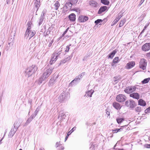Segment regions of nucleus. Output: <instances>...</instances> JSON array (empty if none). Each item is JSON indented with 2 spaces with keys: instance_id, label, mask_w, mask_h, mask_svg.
Wrapping results in <instances>:
<instances>
[{
  "instance_id": "f257e3e1",
  "label": "nucleus",
  "mask_w": 150,
  "mask_h": 150,
  "mask_svg": "<svg viewBox=\"0 0 150 150\" xmlns=\"http://www.w3.org/2000/svg\"><path fill=\"white\" fill-rule=\"evenodd\" d=\"M32 24L31 22H29L28 23V27L26 31L25 35L28 37L30 39L35 34L36 32L35 31H31L30 30V25Z\"/></svg>"
},
{
  "instance_id": "f03ea898",
  "label": "nucleus",
  "mask_w": 150,
  "mask_h": 150,
  "mask_svg": "<svg viewBox=\"0 0 150 150\" xmlns=\"http://www.w3.org/2000/svg\"><path fill=\"white\" fill-rule=\"evenodd\" d=\"M147 64L146 60L142 58L141 59L140 61L139 67L140 68L142 69L143 70H145L146 69Z\"/></svg>"
},
{
  "instance_id": "7ed1b4c3",
  "label": "nucleus",
  "mask_w": 150,
  "mask_h": 150,
  "mask_svg": "<svg viewBox=\"0 0 150 150\" xmlns=\"http://www.w3.org/2000/svg\"><path fill=\"white\" fill-rule=\"evenodd\" d=\"M137 89L135 86H129L124 90L125 92L128 94L131 93L135 91Z\"/></svg>"
},
{
  "instance_id": "20e7f679",
  "label": "nucleus",
  "mask_w": 150,
  "mask_h": 150,
  "mask_svg": "<svg viewBox=\"0 0 150 150\" xmlns=\"http://www.w3.org/2000/svg\"><path fill=\"white\" fill-rule=\"evenodd\" d=\"M58 53L56 51L55 52L52 54V58L51 59L50 64L51 65L54 63L57 60V57L59 55Z\"/></svg>"
},
{
  "instance_id": "39448f33",
  "label": "nucleus",
  "mask_w": 150,
  "mask_h": 150,
  "mask_svg": "<svg viewBox=\"0 0 150 150\" xmlns=\"http://www.w3.org/2000/svg\"><path fill=\"white\" fill-rule=\"evenodd\" d=\"M126 98V97L123 94H120L117 96L116 100L119 102H122L125 101Z\"/></svg>"
},
{
  "instance_id": "423d86ee",
  "label": "nucleus",
  "mask_w": 150,
  "mask_h": 150,
  "mask_svg": "<svg viewBox=\"0 0 150 150\" xmlns=\"http://www.w3.org/2000/svg\"><path fill=\"white\" fill-rule=\"evenodd\" d=\"M52 72V69H49L46 71L42 75V79L44 80L45 79L47 78Z\"/></svg>"
},
{
  "instance_id": "0eeeda50",
  "label": "nucleus",
  "mask_w": 150,
  "mask_h": 150,
  "mask_svg": "<svg viewBox=\"0 0 150 150\" xmlns=\"http://www.w3.org/2000/svg\"><path fill=\"white\" fill-rule=\"evenodd\" d=\"M150 50V43H146L142 47V50L144 52H147Z\"/></svg>"
},
{
  "instance_id": "6e6552de",
  "label": "nucleus",
  "mask_w": 150,
  "mask_h": 150,
  "mask_svg": "<svg viewBox=\"0 0 150 150\" xmlns=\"http://www.w3.org/2000/svg\"><path fill=\"white\" fill-rule=\"evenodd\" d=\"M88 17L83 16H80L78 18V21L81 23L84 22L88 21Z\"/></svg>"
},
{
  "instance_id": "1a4fd4ad",
  "label": "nucleus",
  "mask_w": 150,
  "mask_h": 150,
  "mask_svg": "<svg viewBox=\"0 0 150 150\" xmlns=\"http://www.w3.org/2000/svg\"><path fill=\"white\" fill-rule=\"evenodd\" d=\"M135 64V63L134 61H131L127 64L125 68L127 69H129L134 67Z\"/></svg>"
},
{
  "instance_id": "9d476101",
  "label": "nucleus",
  "mask_w": 150,
  "mask_h": 150,
  "mask_svg": "<svg viewBox=\"0 0 150 150\" xmlns=\"http://www.w3.org/2000/svg\"><path fill=\"white\" fill-rule=\"evenodd\" d=\"M108 7L106 6H104L100 7L99 9L98 13L99 14H101L102 13L106 11H108Z\"/></svg>"
},
{
  "instance_id": "9b49d317",
  "label": "nucleus",
  "mask_w": 150,
  "mask_h": 150,
  "mask_svg": "<svg viewBox=\"0 0 150 150\" xmlns=\"http://www.w3.org/2000/svg\"><path fill=\"white\" fill-rule=\"evenodd\" d=\"M129 96L130 97H132L137 100L139 99L140 98L139 94L137 93H133L130 94Z\"/></svg>"
},
{
  "instance_id": "f8f14e48",
  "label": "nucleus",
  "mask_w": 150,
  "mask_h": 150,
  "mask_svg": "<svg viewBox=\"0 0 150 150\" xmlns=\"http://www.w3.org/2000/svg\"><path fill=\"white\" fill-rule=\"evenodd\" d=\"M69 18L71 21L74 22L76 20V16L74 13H72L69 15Z\"/></svg>"
},
{
  "instance_id": "ddd939ff",
  "label": "nucleus",
  "mask_w": 150,
  "mask_h": 150,
  "mask_svg": "<svg viewBox=\"0 0 150 150\" xmlns=\"http://www.w3.org/2000/svg\"><path fill=\"white\" fill-rule=\"evenodd\" d=\"M112 105L117 110H120L121 108L120 105L116 102H114L113 103Z\"/></svg>"
},
{
  "instance_id": "4468645a",
  "label": "nucleus",
  "mask_w": 150,
  "mask_h": 150,
  "mask_svg": "<svg viewBox=\"0 0 150 150\" xmlns=\"http://www.w3.org/2000/svg\"><path fill=\"white\" fill-rule=\"evenodd\" d=\"M94 92V91L93 90H91L87 92L85 95V96L86 97H91Z\"/></svg>"
},
{
  "instance_id": "2eb2a0df",
  "label": "nucleus",
  "mask_w": 150,
  "mask_h": 150,
  "mask_svg": "<svg viewBox=\"0 0 150 150\" xmlns=\"http://www.w3.org/2000/svg\"><path fill=\"white\" fill-rule=\"evenodd\" d=\"M138 104L142 106H144L146 105V102L142 99H140L138 100Z\"/></svg>"
},
{
  "instance_id": "dca6fc26",
  "label": "nucleus",
  "mask_w": 150,
  "mask_h": 150,
  "mask_svg": "<svg viewBox=\"0 0 150 150\" xmlns=\"http://www.w3.org/2000/svg\"><path fill=\"white\" fill-rule=\"evenodd\" d=\"M34 3L35 7L37 9V11L38 10L39 7L40 5V0H35Z\"/></svg>"
},
{
  "instance_id": "f3484780",
  "label": "nucleus",
  "mask_w": 150,
  "mask_h": 150,
  "mask_svg": "<svg viewBox=\"0 0 150 150\" xmlns=\"http://www.w3.org/2000/svg\"><path fill=\"white\" fill-rule=\"evenodd\" d=\"M117 51L116 50H113L111 53L108 56V58L112 59L115 54L117 53Z\"/></svg>"
},
{
  "instance_id": "a211bd4d",
  "label": "nucleus",
  "mask_w": 150,
  "mask_h": 150,
  "mask_svg": "<svg viewBox=\"0 0 150 150\" xmlns=\"http://www.w3.org/2000/svg\"><path fill=\"white\" fill-rule=\"evenodd\" d=\"M60 6V4L59 2L58 1H56L54 4V9L56 11L57 10Z\"/></svg>"
},
{
  "instance_id": "6ab92c4d",
  "label": "nucleus",
  "mask_w": 150,
  "mask_h": 150,
  "mask_svg": "<svg viewBox=\"0 0 150 150\" xmlns=\"http://www.w3.org/2000/svg\"><path fill=\"white\" fill-rule=\"evenodd\" d=\"M119 61V57H115L113 60L111 64L112 66H114L115 64L117 63Z\"/></svg>"
},
{
  "instance_id": "aec40b11",
  "label": "nucleus",
  "mask_w": 150,
  "mask_h": 150,
  "mask_svg": "<svg viewBox=\"0 0 150 150\" xmlns=\"http://www.w3.org/2000/svg\"><path fill=\"white\" fill-rule=\"evenodd\" d=\"M121 17L119 16L118 17H116L113 21L112 23L111 24V26H112L115 24L117 22L120 20Z\"/></svg>"
},
{
  "instance_id": "412c9836",
  "label": "nucleus",
  "mask_w": 150,
  "mask_h": 150,
  "mask_svg": "<svg viewBox=\"0 0 150 150\" xmlns=\"http://www.w3.org/2000/svg\"><path fill=\"white\" fill-rule=\"evenodd\" d=\"M38 68L35 67L31 66L29 68V72H34L35 71H37Z\"/></svg>"
},
{
  "instance_id": "4be33fe9",
  "label": "nucleus",
  "mask_w": 150,
  "mask_h": 150,
  "mask_svg": "<svg viewBox=\"0 0 150 150\" xmlns=\"http://www.w3.org/2000/svg\"><path fill=\"white\" fill-rule=\"evenodd\" d=\"M97 3L93 1H91L89 2V4L91 6L93 7H96L97 6Z\"/></svg>"
},
{
  "instance_id": "5701e85b",
  "label": "nucleus",
  "mask_w": 150,
  "mask_h": 150,
  "mask_svg": "<svg viewBox=\"0 0 150 150\" xmlns=\"http://www.w3.org/2000/svg\"><path fill=\"white\" fill-rule=\"evenodd\" d=\"M150 80V78H148L144 79L141 82L142 84H144L148 83Z\"/></svg>"
},
{
  "instance_id": "b1692460",
  "label": "nucleus",
  "mask_w": 150,
  "mask_h": 150,
  "mask_svg": "<svg viewBox=\"0 0 150 150\" xmlns=\"http://www.w3.org/2000/svg\"><path fill=\"white\" fill-rule=\"evenodd\" d=\"M101 2L105 5H108L109 3L108 0H101Z\"/></svg>"
},
{
  "instance_id": "393cba45",
  "label": "nucleus",
  "mask_w": 150,
  "mask_h": 150,
  "mask_svg": "<svg viewBox=\"0 0 150 150\" xmlns=\"http://www.w3.org/2000/svg\"><path fill=\"white\" fill-rule=\"evenodd\" d=\"M70 2L69 3H68L69 5H71V6L73 4H76L78 1V0H70Z\"/></svg>"
},
{
  "instance_id": "a878e982",
  "label": "nucleus",
  "mask_w": 150,
  "mask_h": 150,
  "mask_svg": "<svg viewBox=\"0 0 150 150\" xmlns=\"http://www.w3.org/2000/svg\"><path fill=\"white\" fill-rule=\"evenodd\" d=\"M124 120V119L122 118H118L116 119L117 122L118 124L121 123Z\"/></svg>"
},
{
  "instance_id": "bb28decb",
  "label": "nucleus",
  "mask_w": 150,
  "mask_h": 150,
  "mask_svg": "<svg viewBox=\"0 0 150 150\" xmlns=\"http://www.w3.org/2000/svg\"><path fill=\"white\" fill-rule=\"evenodd\" d=\"M125 20H123L122 21H121L119 23V27H121L122 26L124 25V24L125 23Z\"/></svg>"
},
{
  "instance_id": "cd10ccee",
  "label": "nucleus",
  "mask_w": 150,
  "mask_h": 150,
  "mask_svg": "<svg viewBox=\"0 0 150 150\" xmlns=\"http://www.w3.org/2000/svg\"><path fill=\"white\" fill-rule=\"evenodd\" d=\"M71 45V44H69V45H67L66 46V48L65 49V51L66 52H68L69 51L70 49V46Z\"/></svg>"
},
{
  "instance_id": "c85d7f7f",
  "label": "nucleus",
  "mask_w": 150,
  "mask_h": 150,
  "mask_svg": "<svg viewBox=\"0 0 150 150\" xmlns=\"http://www.w3.org/2000/svg\"><path fill=\"white\" fill-rule=\"evenodd\" d=\"M135 103L134 101H130V106L131 107H133L135 106Z\"/></svg>"
},
{
  "instance_id": "c756f323",
  "label": "nucleus",
  "mask_w": 150,
  "mask_h": 150,
  "mask_svg": "<svg viewBox=\"0 0 150 150\" xmlns=\"http://www.w3.org/2000/svg\"><path fill=\"white\" fill-rule=\"evenodd\" d=\"M66 96L65 93H64L61 95L60 97L61 99H63L65 98Z\"/></svg>"
},
{
  "instance_id": "7c9ffc66",
  "label": "nucleus",
  "mask_w": 150,
  "mask_h": 150,
  "mask_svg": "<svg viewBox=\"0 0 150 150\" xmlns=\"http://www.w3.org/2000/svg\"><path fill=\"white\" fill-rule=\"evenodd\" d=\"M103 21V20L101 19H98L95 22V23L96 25H98L100 22H101Z\"/></svg>"
},
{
  "instance_id": "2f4dec72",
  "label": "nucleus",
  "mask_w": 150,
  "mask_h": 150,
  "mask_svg": "<svg viewBox=\"0 0 150 150\" xmlns=\"http://www.w3.org/2000/svg\"><path fill=\"white\" fill-rule=\"evenodd\" d=\"M113 79L114 82L116 83L118 82L119 79H118L117 77H114L113 78Z\"/></svg>"
},
{
  "instance_id": "473e14b6",
  "label": "nucleus",
  "mask_w": 150,
  "mask_h": 150,
  "mask_svg": "<svg viewBox=\"0 0 150 150\" xmlns=\"http://www.w3.org/2000/svg\"><path fill=\"white\" fill-rule=\"evenodd\" d=\"M54 80L53 79H51L49 82V85L50 86H51L52 85V84L54 82Z\"/></svg>"
},
{
  "instance_id": "72a5a7b5",
  "label": "nucleus",
  "mask_w": 150,
  "mask_h": 150,
  "mask_svg": "<svg viewBox=\"0 0 150 150\" xmlns=\"http://www.w3.org/2000/svg\"><path fill=\"white\" fill-rule=\"evenodd\" d=\"M72 10L75 11L77 12H78L79 13L80 12V10L79 8H74Z\"/></svg>"
},
{
  "instance_id": "f704fd0d",
  "label": "nucleus",
  "mask_w": 150,
  "mask_h": 150,
  "mask_svg": "<svg viewBox=\"0 0 150 150\" xmlns=\"http://www.w3.org/2000/svg\"><path fill=\"white\" fill-rule=\"evenodd\" d=\"M145 113H149L150 112V107L146 109L145 110Z\"/></svg>"
},
{
  "instance_id": "c9c22d12",
  "label": "nucleus",
  "mask_w": 150,
  "mask_h": 150,
  "mask_svg": "<svg viewBox=\"0 0 150 150\" xmlns=\"http://www.w3.org/2000/svg\"><path fill=\"white\" fill-rule=\"evenodd\" d=\"M112 132L113 133H117L118 132H119V131L118 130V129H112Z\"/></svg>"
},
{
  "instance_id": "e433bc0d",
  "label": "nucleus",
  "mask_w": 150,
  "mask_h": 150,
  "mask_svg": "<svg viewBox=\"0 0 150 150\" xmlns=\"http://www.w3.org/2000/svg\"><path fill=\"white\" fill-rule=\"evenodd\" d=\"M53 40H52V41H51L50 43H49V45H48V46L49 47H50L52 45V43H53Z\"/></svg>"
},
{
  "instance_id": "4c0bfd02",
  "label": "nucleus",
  "mask_w": 150,
  "mask_h": 150,
  "mask_svg": "<svg viewBox=\"0 0 150 150\" xmlns=\"http://www.w3.org/2000/svg\"><path fill=\"white\" fill-rule=\"evenodd\" d=\"M145 147L147 148H150V144H146L145 145Z\"/></svg>"
},
{
  "instance_id": "58836bf2",
  "label": "nucleus",
  "mask_w": 150,
  "mask_h": 150,
  "mask_svg": "<svg viewBox=\"0 0 150 150\" xmlns=\"http://www.w3.org/2000/svg\"><path fill=\"white\" fill-rule=\"evenodd\" d=\"M71 58L70 56H68V57L66 58V61H67L70 60L71 59Z\"/></svg>"
},
{
  "instance_id": "ea45409f",
  "label": "nucleus",
  "mask_w": 150,
  "mask_h": 150,
  "mask_svg": "<svg viewBox=\"0 0 150 150\" xmlns=\"http://www.w3.org/2000/svg\"><path fill=\"white\" fill-rule=\"evenodd\" d=\"M146 56L149 58H150V52L149 53H147L146 54Z\"/></svg>"
},
{
  "instance_id": "a19ab883",
  "label": "nucleus",
  "mask_w": 150,
  "mask_h": 150,
  "mask_svg": "<svg viewBox=\"0 0 150 150\" xmlns=\"http://www.w3.org/2000/svg\"><path fill=\"white\" fill-rule=\"evenodd\" d=\"M124 126H121L120 127V129H118V130H119V132H120L121 131V130L123 129V127H124Z\"/></svg>"
},
{
  "instance_id": "79ce46f5",
  "label": "nucleus",
  "mask_w": 150,
  "mask_h": 150,
  "mask_svg": "<svg viewBox=\"0 0 150 150\" xmlns=\"http://www.w3.org/2000/svg\"><path fill=\"white\" fill-rule=\"evenodd\" d=\"M76 129V127H74L70 131H71L72 132H73L74 130H75Z\"/></svg>"
},
{
  "instance_id": "37998d69",
  "label": "nucleus",
  "mask_w": 150,
  "mask_h": 150,
  "mask_svg": "<svg viewBox=\"0 0 150 150\" xmlns=\"http://www.w3.org/2000/svg\"><path fill=\"white\" fill-rule=\"evenodd\" d=\"M72 132L71 131H70L67 134V135L68 136H69V135H70L71 134V133Z\"/></svg>"
},
{
  "instance_id": "c03bdc74",
  "label": "nucleus",
  "mask_w": 150,
  "mask_h": 150,
  "mask_svg": "<svg viewBox=\"0 0 150 150\" xmlns=\"http://www.w3.org/2000/svg\"><path fill=\"white\" fill-rule=\"evenodd\" d=\"M106 113L108 115H110V112L106 110Z\"/></svg>"
},
{
  "instance_id": "a18cd8bd",
  "label": "nucleus",
  "mask_w": 150,
  "mask_h": 150,
  "mask_svg": "<svg viewBox=\"0 0 150 150\" xmlns=\"http://www.w3.org/2000/svg\"><path fill=\"white\" fill-rule=\"evenodd\" d=\"M69 28L68 27V28L66 30L64 31L65 33H66L68 31V30H69Z\"/></svg>"
},
{
  "instance_id": "49530a36",
  "label": "nucleus",
  "mask_w": 150,
  "mask_h": 150,
  "mask_svg": "<svg viewBox=\"0 0 150 150\" xmlns=\"http://www.w3.org/2000/svg\"><path fill=\"white\" fill-rule=\"evenodd\" d=\"M69 137V136H68L67 135L66 137H65V141H66L67 140V139H68V137Z\"/></svg>"
},
{
  "instance_id": "de8ad7c7",
  "label": "nucleus",
  "mask_w": 150,
  "mask_h": 150,
  "mask_svg": "<svg viewBox=\"0 0 150 150\" xmlns=\"http://www.w3.org/2000/svg\"><path fill=\"white\" fill-rule=\"evenodd\" d=\"M147 26H148V25H145L144 26V28L143 30H145L147 28Z\"/></svg>"
},
{
  "instance_id": "09e8293b",
  "label": "nucleus",
  "mask_w": 150,
  "mask_h": 150,
  "mask_svg": "<svg viewBox=\"0 0 150 150\" xmlns=\"http://www.w3.org/2000/svg\"><path fill=\"white\" fill-rule=\"evenodd\" d=\"M39 150H44V148L41 147L40 149Z\"/></svg>"
},
{
  "instance_id": "8fccbe9b",
  "label": "nucleus",
  "mask_w": 150,
  "mask_h": 150,
  "mask_svg": "<svg viewBox=\"0 0 150 150\" xmlns=\"http://www.w3.org/2000/svg\"><path fill=\"white\" fill-rule=\"evenodd\" d=\"M11 133V132H10V133H9V135L10 134V136L12 137L13 136V134H12L11 135V134H10Z\"/></svg>"
},
{
  "instance_id": "3c124183",
  "label": "nucleus",
  "mask_w": 150,
  "mask_h": 150,
  "mask_svg": "<svg viewBox=\"0 0 150 150\" xmlns=\"http://www.w3.org/2000/svg\"><path fill=\"white\" fill-rule=\"evenodd\" d=\"M128 103H129L128 101H126V102L125 104H126L127 105V104Z\"/></svg>"
},
{
  "instance_id": "603ef678",
  "label": "nucleus",
  "mask_w": 150,
  "mask_h": 150,
  "mask_svg": "<svg viewBox=\"0 0 150 150\" xmlns=\"http://www.w3.org/2000/svg\"><path fill=\"white\" fill-rule=\"evenodd\" d=\"M144 1V0H141V4H142L143 3Z\"/></svg>"
},
{
  "instance_id": "864d4df0",
  "label": "nucleus",
  "mask_w": 150,
  "mask_h": 150,
  "mask_svg": "<svg viewBox=\"0 0 150 150\" xmlns=\"http://www.w3.org/2000/svg\"><path fill=\"white\" fill-rule=\"evenodd\" d=\"M66 33H65V32H64V33L63 34H62V35L63 36H64L65 34H66Z\"/></svg>"
},
{
  "instance_id": "5fc2aeb1",
  "label": "nucleus",
  "mask_w": 150,
  "mask_h": 150,
  "mask_svg": "<svg viewBox=\"0 0 150 150\" xmlns=\"http://www.w3.org/2000/svg\"><path fill=\"white\" fill-rule=\"evenodd\" d=\"M66 33H65V32H64V33L63 34H62V35L63 36H64L65 34H66Z\"/></svg>"
},
{
  "instance_id": "6e6d98bb",
  "label": "nucleus",
  "mask_w": 150,
  "mask_h": 150,
  "mask_svg": "<svg viewBox=\"0 0 150 150\" xmlns=\"http://www.w3.org/2000/svg\"><path fill=\"white\" fill-rule=\"evenodd\" d=\"M61 149L63 150V147L62 146H61Z\"/></svg>"
},
{
  "instance_id": "4d7b16f0",
  "label": "nucleus",
  "mask_w": 150,
  "mask_h": 150,
  "mask_svg": "<svg viewBox=\"0 0 150 150\" xmlns=\"http://www.w3.org/2000/svg\"><path fill=\"white\" fill-rule=\"evenodd\" d=\"M2 139H1V140H0V142H1V141H2Z\"/></svg>"
},
{
  "instance_id": "13d9d810",
  "label": "nucleus",
  "mask_w": 150,
  "mask_h": 150,
  "mask_svg": "<svg viewBox=\"0 0 150 150\" xmlns=\"http://www.w3.org/2000/svg\"><path fill=\"white\" fill-rule=\"evenodd\" d=\"M19 150H23L21 149H20Z\"/></svg>"
},
{
  "instance_id": "bf43d9fd",
  "label": "nucleus",
  "mask_w": 150,
  "mask_h": 150,
  "mask_svg": "<svg viewBox=\"0 0 150 150\" xmlns=\"http://www.w3.org/2000/svg\"><path fill=\"white\" fill-rule=\"evenodd\" d=\"M7 4H8V1H7Z\"/></svg>"
},
{
  "instance_id": "052dcab7",
  "label": "nucleus",
  "mask_w": 150,
  "mask_h": 150,
  "mask_svg": "<svg viewBox=\"0 0 150 150\" xmlns=\"http://www.w3.org/2000/svg\"><path fill=\"white\" fill-rule=\"evenodd\" d=\"M10 0H7V1H9Z\"/></svg>"
}]
</instances>
